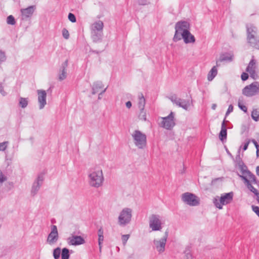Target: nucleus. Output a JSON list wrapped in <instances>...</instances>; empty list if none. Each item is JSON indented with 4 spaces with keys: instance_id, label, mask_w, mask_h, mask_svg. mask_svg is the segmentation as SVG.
<instances>
[{
    "instance_id": "nucleus-53",
    "label": "nucleus",
    "mask_w": 259,
    "mask_h": 259,
    "mask_svg": "<svg viewBox=\"0 0 259 259\" xmlns=\"http://www.w3.org/2000/svg\"><path fill=\"white\" fill-rule=\"evenodd\" d=\"M67 66H68V60H67L64 63H62L61 68L66 69Z\"/></svg>"
},
{
    "instance_id": "nucleus-24",
    "label": "nucleus",
    "mask_w": 259,
    "mask_h": 259,
    "mask_svg": "<svg viewBox=\"0 0 259 259\" xmlns=\"http://www.w3.org/2000/svg\"><path fill=\"white\" fill-rule=\"evenodd\" d=\"M256 61L254 59V56H252V59L250 61L246 69V71H250V70H255L256 68Z\"/></svg>"
},
{
    "instance_id": "nucleus-17",
    "label": "nucleus",
    "mask_w": 259,
    "mask_h": 259,
    "mask_svg": "<svg viewBox=\"0 0 259 259\" xmlns=\"http://www.w3.org/2000/svg\"><path fill=\"white\" fill-rule=\"evenodd\" d=\"M35 6H31L25 9H22L21 10V13L23 17V19H26L30 17L34 11Z\"/></svg>"
},
{
    "instance_id": "nucleus-42",
    "label": "nucleus",
    "mask_w": 259,
    "mask_h": 259,
    "mask_svg": "<svg viewBox=\"0 0 259 259\" xmlns=\"http://www.w3.org/2000/svg\"><path fill=\"white\" fill-rule=\"evenodd\" d=\"M8 144V142H4L3 143H0V151H5L7 147Z\"/></svg>"
},
{
    "instance_id": "nucleus-46",
    "label": "nucleus",
    "mask_w": 259,
    "mask_h": 259,
    "mask_svg": "<svg viewBox=\"0 0 259 259\" xmlns=\"http://www.w3.org/2000/svg\"><path fill=\"white\" fill-rule=\"evenodd\" d=\"M130 237V235L128 234H127V235H123L122 236V242H123V244L124 245H125L127 241V240Z\"/></svg>"
},
{
    "instance_id": "nucleus-60",
    "label": "nucleus",
    "mask_w": 259,
    "mask_h": 259,
    "mask_svg": "<svg viewBox=\"0 0 259 259\" xmlns=\"http://www.w3.org/2000/svg\"><path fill=\"white\" fill-rule=\"evenodd\" d=\"M250 142H252L255 146L258 144L257 142L254 139L250 140Z\"/></svg>"
},
{
    "instance_id": "nucleus-47",
    "label": "nucleus",
    "mask_w": 259,
    "mask_h": 259,
    "mask_svg": "<svg viewBox=\"0 0 259 259\" xmlns=\"http://www.w3.org/2000/svg\"><path fill=\"white\" fill-rule=\"evenodd\" d=\"M250 142V140L249 139H246L245 142L244 143V145L243 147V151H245L247 150L248 145Z\"/></svg>"
},
{
    "instance_id": "nucleus-31",
    "label": "nucleus",
    "mask_w": 259,
    "mask_h": 259,
    "mask_svg": "<svg viewBox=\"0 0 259 259\" xmlns=\"http://www.w3.org/2000/svg\"><path fill=\"white\" fill-rule=\"evenodd\" d=\"M61 249L60 247H57L53 251V256L55 259H59L60 256Z\"/></svg>"
},
{
    "instance_id": "nucleus-56",
    "label": "nucleus",
    "mask_w": 259,
    "mask_h": 259,
    "mask_svg": "<svg viewBox=\"0 0 259 259\" xmlns=\"http://www.w3.org/2000/svg\"><path fill=\"white\" fill-rule=\"evenodd\" d=\"M125 105L127 108L130 109L131 108L132 104L131 101H127V102H126Z\"/></svg>"
},
{
    "instance_id": "nucleus-3",
    "label": "nucleus",
    "mask_w": 259,
    "mask_h": 259,
    "mask_svg": "<svg viewBox=\"0 0 259 259\" xmlns=\"http://www.w3.org/2000/svg\"><path fill=\"white\" fill-rule=\"evenodd\" d=\"M233 196V192L223 194L220 197L217 196L214 198L213 203L216 207L222 209L223 205L229 204L232 201Z\"/></svg>"
},
{
    "instance_id": "nucleus-29",
    "label": "nucleus",
    "mask_w": 259,
    "mask_h": 259,
    "mask_svg": "<svg viewBox=\"0 0 259 259\" xmlns=\"http://www.w3.org/2000/svg\"><path fill=\"white\" fill-rule=\"evenodd\" d=\"M251 117L255 121L259 120V110L253 109L251 112Z\"/></svg>"
},
{
    "instance_id": "nucleus-15",
    "label": "nucleus",
    "mask_w": 259,
    "mask_h": 259,
    "mask_svg": "<svg viewBox=\"0 0 259 259\" xmlns=\"http://www.w3.org/2000/svg\"><path fill=\"white\" fill-rule=\"evenodd\" d=\"M68 243L72 245H78L84 243V239L80 236H72L67 239Z\"/></svg>"
},
{
    "instance_id": "nucleus-64",
    "label": "nucleus",
    "mask_w": 259,
    "mask_h": 259,
    "mask_svg": "<svg viewBox=\"0 0 259 259\" xmlns=\"http://www.w3.org/2000/svg\"><path fill=\"white\" fill-rule=\"evenodd\" d=\"M256 157H259V149H257V150H256Z\"/></svg>"
},
{
    "instance_id": "nucleus-18",
    "label": "nucleus",
    "mask_w": 259,
    "mask_h": 259,
    "mask_svg": "<svg viewBox=\"0 0 259 259\" xmlns=\"http://www.w3.org/2000/svg\"><path fill=\"white\" fill-rule=\"evenodd\" d=\"M247 40L250 47L259 50V36H250L249 38H247Z\"/></svg>"
},
{
    "instance_id": "nucleus-11",
    "label": "nucleus",
    "mask_w": 259,
    "mask_h": 259,
    "mask_svg": "<svg viewBox=\"0 0 259 259\" xmlns=\"http://www.w3.org/2000/svg\"><path fill=\"white\" fill-rule=\"evenodd\" d=\"M168 98L173 103L176 104L180 107H182L185 110H188L190 106V103L189 100L178 98L176 95H173Z\"/></svg>"
},
{
    "instance_id": "nucleus-22",
    "label": "nucleus",
    "mask_w": 259,
    "mask_h": 259,
    "mask_svg": "<svg viewBox=\"0 0 259 259\" xmlns=\"http://www.w3.org/2000/svg\"><path fill=\"white\" fill-rule=\"evenodd\" d=\"M104 86L101 81H96L95 82L92 86V94L95 95L100 92L101 90L103 88Z\"/></svg>"
},
{
    "instance_id": "nucleus-6",
    "label": "nucleus",
    "mask_w": 259,
    "mask_h": 259,
    "mask_svg": "<svg viewBox=\"0 0 259 259\" xmlns=\"http://www.w3.org/2000/svg\"><path fill=\"white\" fill-rule=\"evenodd\" d=\"M182 200L190 206H197L199 204V199L195 194L186 192L182 195Z\"/></svg>"
},
{
    "instance_id": "nucleus-43",
    "label": "nucleus",
    "mask_w": 259,
    "mask_h": 259,
    "mask_svg": "<svg viewBox=\"0 0 259 259\" xmlns=\"http://www.w3.org/2000/svg\"><path fill=\"white\" fill-rule=\"evenodd\" d=\"M7 178L6 176H5L3 172L0 170V184L3 183V182L7 181Z\"/></svg>"
},
{
    "instance_id": "nucleus-39",
    "label": "nucleus",
    "mask_w": 259,
    "mask_h": 259,
    "mask_svg": "<svg viewBox=\"0 0 259 259\" xmlns=\"http://www.w3.org/2000/svg\"><path fill=\"white\" fill-rule=\"evenodd\" d=\"M62 35L64 37V38L66 39L69 38V33L66 28H63V29L62 30Z\"/></svg>"
},
{
    "instance_id": "nucleus-2",
    "label": "nucleus",
    "mask_w": 259,
    "mask_h": 259,
    "mask_svg": "<svg viewBox=\"0 0 259 259\" xmlns=\"http://www.w3.org/2000/svg\"><path fill=\"white\" fill-rule=\"evenodd\" d=\"M175 33L173 37V41L177 42L180 40V36L182 34L185 36L188 33L190 30V24L189 22L186 21H180L176 23L175 25Z\"/></svg>"
},
{
    "instance_id": "nucleus-8",
    "label": "nucleus",
    "mask_w": 259,
    "mask_h": 259,
    "mask_svg": "<svg viewBox=\"0 0 259 259\" xmlns=\"http://www.w3.org/2000/svg\"><path fill=\"white\" fill-rule=\"evenodd\" d=\"M259 92V84L258 82H254L246 85L242 90V94L246 97H252Z\"/></svg>"
},
{
    "instance_id": "nucleus-44",
    "label": "nucleus",
    "mask_w": 259,
    "mask_h": 259,
    "mask_svg": "<svg viewBox=\"0 0 259 259\" xmlns=\"http://www.w3.org/2000/svg\"><path fill=\"white\" fill-rule=\"evenodd\" d=\"M238 107L241 110L243 111L245 113L247 112V108L246 107V106L241 104L240 101H239V102H238Z\"/></svg>"
},
{
    "instance_id": "nucleus-10",
    "label": "nucleus",
    "mask_w": 259,
    "mask_h": 259,
    "mask_svg": "<svg viewBox=\"0 0 259 259\" xmlns=\"http://www.w3.org/2000/svg\"><path fill=\"white\" fill-rule=\"evenodd\" d=\"M162 121L161 122V127L169 130L175 125L174 112H171L167 116L162 117Z\"/></svg>"
},
{
    "instance_id": "nucleus-57",
    "label": "nucleus",
    "mask_w": 259,
    "mask_h": 259,
    "mask_svg": "<svg viewBox=\"0 0 259 259\" xmlns=\"http://www.w3.org/2000/svg\"><path fill=\"white\" fill-rule=\"evenodd\" d=\"M239 153H240V150L238 151V154L236 156V160L239 161V163H240V162L241 161Z\"/></svg>"
},
{
    "instance_id": "nucleus-40",
    "label": "nucleus",
    "mask_w": 259,
    "mask_h": 259,
    "mask_svg": "<svg viewBox=\"0 0 259 259\" xmlns=\"http://www.w3.org/2000/svg\"><path fill=\"white\" fill-rule=\"evenodd\" d=\"M68 18L69 21L72 23H74L76 21V17L75 15L72 13H69Z\"/></svg>"
},
{
    "instance_id": "nucleus-63",
    "label": "nucleus",
    "mask_w": 259,
    "mask_h": 259,
    "mask_svg": "<svg viewBox=\"0 0 259 259\" xmlns=\"http://www.w3.org/2000/svg\"><path fill=\"white\" fill-rule=\"evenodd\" d=\"M92 52L94 53H96V54H99V53H100L101 52L100 51H96V50H93V51H92Z\"/></svg>"
},
{
    "instance_id": "nucleus-28",
    "label": "nucleus",
    "mask_w": 259,
    "mask_h": 259,
    "mask_svg": "<svg viewBox=\"0 0 259 259\" xmlns=\"http://www.w3.org/2000/svg\"><path fill=\"white\" fill-rule=\"evenodd\" d=\"M70 256L69 250L67 248H63L61 251V258L69 259Z\"/></svg>"
},
{
    "instance_id": "nucleus-19",
    "label": "nucleus",
    "mask_w": 259,
    "mask_h": 259,
    "mask_svg": "<svg viewBox=\"0 0 259 259\" xmlns=\"http://www.w3.org/2000/svg\"><path fill=\"white\" fill-rule=\"evenodd\" d=\"M219 139L222 142L227 139V130L225 124V119L223 120L221 124V130L219 133Z\"/></svg>"
},
{
    "instance_id": "nucleus-13",
    "label": "nucleus",
    "mask_w": 259,
    "mask_h": 259,
    "mask_svg": "<svg viewBox=\"0 0 259 259\" xmlns=\"http://www.w3.org/2000/svg\"><path fill=\"white\" fill-rule=\"evenodd\" d=\"M44 180V174L41 173L39 174L37 177L36 181L33 183L32 189L31 194L33 195H35L40 189V186L42 185L43 181Z\"/></svg>"
},
{
    "instance_id": "nucleus-34",
    "label": "nucleus",
    "mask_w": 259,
    "mask_h": 259,
    "mask_svg": "<svg viewBox=\"0 0 259 259\" xmlns=\"http://www.w3.org/2000/svg\"><path fill=\"white\" fill-rule=\"evenodd\" d=\"M184 253L185 255L184 257V259H193V256L191 253L190 248L189 247L186 249Z\"/></svg>"
},
{
    "instance_id": "nucleus-26",
    "label": "nucleus",
    "mask_w": 259,
    "mask_h": 259,
    "mask_svg": "<svg viewBox=\"0 0 259 259\" xmlns=\"http://www.w3.org/2000/svg\"><path fill=\"white\" fill-rule=\"evenodd\" d=\"M138 107L140 109H144L146 101L142 93L139 94Z\"/></svg>"
},
{
    "instance_id": "nucleus-33",
    "label": "nucleus",
    "mask_w": 259,
    "mask_h": 259,
    "mask_svg": "<svg viewBox=\"0 0 259 259\" xmlns=\"http://www.w3.org/2000/svg\"><path fill=\"white\" fill-rule=\"evenodd\" d=\"M247 174L250 181L253 184H255L257 182V180L254 174L249 170L247 171Z\"/></svg>"
},
{
    "instance_id": "nucleus-58",
    "label": "nucleus",
    "mask_w": 259,
    "mask_h": 259,
    "mask_svg": "<svg viewBox=\"0 0 259 259\" xmlns=\"http://www.w3.org/2000/svg\"><path fill=\"white\" fill-rule=\"evenodd\" d=\"M106 89H107V88L104 89V90H103L101 91V92L99 94L98 99H101V95H102L103 93H104L106 92Z\"/></svg>"
},
{
    "instance_id": "nucleus-61",
    "label": "nucleus",
    "mask_w": 259,
    "mask_h": 259,
    "mask_svg": "<svg viewBox=\"0 0 259 259\" xmlns=\"http://www.w3.org/2000/svg\"><path fill=\"white\" fill-rule=\"evenodd\" d=\"M256 175L259 177V166L256 167Z\"/></svg>"
},
{
    "instance_id": "nucleus-51",
    "label": "nucleus",
    "mask_w": 259,
    "mask_h": 259,
    "mask_svg": "<svg viewBox=\"0 0 259 259\" xmlns=\"http://www.w3.org/2000/svg\"><path fill=\"white\" fill-rule=\"evenodd\" d=\"M233 110V106L232 105H230L228 108V110L226 113V116L228 115L231 112H232Z\"/></svg>"
},
{
    "instance_id": "nucleus-54",
    "label": "nucleus",
    "mask_w": 259,
    "mask_h": 259,
    "mask_svg": "<svg viewBox=\"0 0 259 259\" xmlns=\"http://www.w3.org/2000/svg\"><path fill=\"white\" fill-rule=\"evenodd\" d=\"M104 231L102 227H101L98 231V235H103Z\"/></svg>"
},
{
    "instance_id": "nucleus-30",
    "label": "nucleus",
    "mask_w": 259,
    "mask_h": 259,
    "mask_svg": "<svg viewBox=\"0 0 259 259\" xmlns=\"http://www.w3.org/2000/svg\"><path fill=\"white\" fill-rule=\"evenodd\" d=\"M19 105L22 108H24L27 107L28 105V101L27 98L21 97L19 100Z\"/></svg>"
},
{
    "instance_id": "nucleus-49",
    "label": "nucleus",
    "mask_w": 259,
    "mask_h": 259,
    "mask_svg": "<svg viewBox=\"0 0 259 259\" xmlns=\"http://www.w3.org/2000/svg\"><path fill=\"white\" fill-rule=\"evenodd\" d=\"M252 210L258 215L259 217V207L257 206H252Z\"/></svg>"
},
{
    "instance_id": "nucleus-21",
    "label": "nucleus",
    "mask_w": 259,
    "mask_h": 259,
    "mask_svg": "<svg viewBox=\"0 0 259 259\" xmlns=\"http://www.w3.org/2000/svg\"><path fill=\"white\" fill-rule=\"evenodd\" d=\"M188 33L189 34H187L186 36H185L183 34H182V36H180V40L183 38L184 39V41L186 44L195 42V38L194 36L190 33V30L188 31Z\"/></svg>"
},
{
    "instance_id": "nucleus-12",
    "label": "nucleus",
    "mask_w": 259,
    "mask_h": 259,
    "mask_svg": "<svg viewBox=\"0 0 259 259\" xmlns=\"http://www.w3.org/2000/svg\"><path fill=\"white\" fill-rule=\"evenodd\" d=\"M59 239V234L57 227L56 225L51 226V231L49 234L47 241L51 245L56 243Z\"/></svg>"
},
{
    "instance_id": "nucleus-37",
    "label": "nucleus",
    "mask_w": 259,
    "mask_h": 259,
    "mask_svg": "<svg viewBox=\"0 0 259 259\" xmlns=\"http://www.w3.org/2000/svg\"><path fill=\"white\" fill-rule=\"evenodd\" d=\"M6 58L5 53L0 50V64L5 62L6 60Z\"/></svg>"
},
{
    "instance_id": "nucleus-55",
    "label": "nucleus",
    "mask_w": 259,
    "mask_h": 259,
    "mask_svg": "<svg viewBox=\"0 0 259 259\" xmlns=\"http://www.w3.org/2000/svg\"><path fill=\"white\" fill-rule=\"evenodd\" d=\"M240 177L244 181V182L247 184L249 183V181L244 176H240Z\"/></svg>"
},
{
    "instance_id": "nucleus-9",
    "label": "nucleus",
    "mask_w": 259,
    "mask_h": 259,
    "mask_svg": "<svg viewBox=\"0 0 259 259\" xmlns=\"http://www.w3.org/2000/svg\"><path fill=\"white\" fill-rule=\"evenodd\" d=\"M168 236V232L166 231L164 233V236L160 240L154 239L153 240L154 246L159 253L163 252L165 250V244Z\"/></svg>"
},
{
    "instance_id": "nucleus-20",
    "label": "nucleus",
    "mask_w": 259,
    "mask_h": 259,
    "mask_svg": "<svg viewBox=\"0 0 259 259\" xmlns=\"http://www.w3.org/2000/svg\"><path fill=\"white\" fill-rule=\"evenodd\" d=\"M103 35V31L91 30V38L94 42L101 41L102 39Z\"/></svg>"
},
{
    "instance_id": "nucleus-41",
    "label": "nucleus",
    "mask_w": 259,
    "mask_h": 259,
    "mask_svg": "<svg viewBox=\"0 0 259 259\" xmlns=\"http://www.w3.org/2000/svg\"><path fill=\"white\" fill-rule=\"evenodd\" d=\"M103 241H104V235L98 236V244H99V249H100V251L101 250V248H102L101 245H102Z\"/></svg>"
},
{
    "instance_id": "nucleus-16",
    "label": "nucleus",
    "mask_w": 259,
    "mask_h": 259,
    "mask_svg": "<svg viewBox=\"0 0 259 259\" xmlns=\"http://www.w3.org/2000/svg\"><path fill=\"white\" fill-rule=\"evenodd\" d=\"M246 31H247V38H249L250 36H257V29L253 24H246Z\"/></svg>"
},
{
    "instance_id": "nucleus-48",
    "label": "nucleus",
    "mask_w": 259,
    "mask_h": 259,
    "mask_svg": "<svg viewBox=\"0 0 259 259\" xmlns=\"http://www.w3.org/2000/svg\"><path fill=\"white\" fill-rule=\"evenodd\" d=\"M138 4L139 5L145 6L148 5L149 2L147 1V0H138Z\"/></svg>"
},
{
    "instance_id": "nucleus-62",
    "label": "nucleus",
    "mask_w": 259,
    "mask_h": 259,
    "mask_svg": "<svg viewBox=\"0 0 259 259\" xmlns=\"http://www.w3.org/2000/svg\"><path fill=\"white\" fill-rule=\"evenodd\" d=\"M217 104H213L211 106V109H213V110H215L217 108Z\"/></svg>"
},
{
    "instance_id": "nucleus-32",
    "label": "nucleus",
    "mask_w": 259,
    "mask_h": 259,
    "mask_svg": "<svg viewBox=\"0 0 259 259\" xmlns=\"http://www.w3.org/2000/svg\"><path fill=\"white\" fill-rule=\"evenodd\" d=\"M67 76V72L66 69H60V73L59 75V79L61 81L65 79Z\"/></svg>"
},
{
    "instance_id": "nucleus-36",
    "label": "nucleus",
    "mask_w": 259,
    "mask_h": 259,
    "mask_svg": "<svg viewBox=\"0 0 259 259\" xmlns=\"http://www.w3.org/2000/svg\"><path fill=\"white\" fill-rule=\"evenodd\" d=\"M140 112L139 115V117L140 119L143 120L144 121L146 120V112L144 111V109H140Z\"/></svg>"
},
{
    "instance_id": "nucleus-14",
    "label": "nucleus",
    "mask_w": 259,
    "mask_h": 259,
    "mask_svg": "<svg viewBox=\"0 0 259 259\" xmlns=\"http://www.w3.org/2000/svg\"><path fill=\"white\" fill-rule=\"evenodd\" d=\"M37 92L38 94L39 108L40 109H42L47 104V93L45 90H37Z\"/></svg>"
},
{
    "instance_id": "nucleus-25",
    "label": "nucleus",
    "mask_w": 259,
    "mask_h": 259,
    "mask_svg": "<svg viewBox=\"0 0 259 259\" xmlns=\"http://www.w3.org/2000/svg\"><path fill=\"white\" fill-rule=\"evenodd\" d=\"M218 70L217 66H213L207 75V79L209 81H211L215 76L217 75Z\"/></svg>"
},
{
    "instance_id": "nucleus-4",
    "label": "nucleus",
    "mask_w": 259,
    "mask_h": 259,
    "mask_svg": "<svg viewBox=\"0 0 259 259\" xmlns=\"http://www.w3.org/2000/svg\"><path fill=\"white\" fill-rule=\"evenodd\" d=\"M134 143L139 149H144L147 145L146 135L139 130H135L132 134Z\"/></svg>"
},
{
    "instance_id": "nucleus-23",
    "label": "nucleus",
    "mask_w": 259,
    "mask_h": 259,
    "mask_svg": "<svg viewBox=\"0 0 259 259\" xmlns=\"http://www.w3.org/2000/svg\"><path fill=\"white\" fill-rule=\"evenodd\" d=\"M104 27L103 22L100 20L95 22L92 26L91 30L103 31Z\"/></svg>"
},
{
    "instance_id": "nucleus-38",
    "label": "nucleus",
    "mask_w": 259,
    "mask_h": 259,
    "mask_svg": "<svg viewBox=\"0 0 259 259\" xmlns=\"http://www.w3.org/2000/svg\"><path fill=\"white\" fill-rule=\"evenodd\" d=\"M249 72L250 75V77L254 79H256L258 78V75L256 73L255 70H250V71H247Z\"/></svg>"
},
{
    "instance_id": "nucleus-59",
    "label": "nucleus",
    "mask_w": 259,
    "mask_h": 259,
    "mask_svg": "<svg viewBox=\"0 0 259 259\" xmlns=\"http://www.w3.org/2000/svg\"><path fill=\"white\" fill-rule=\"evenodd\" d=\"M254 194L256 196V197H257L256 200L258 201V202L259 203V192L258 191H257V193L255 192Z\"/></svg>"
},
{
    "instance_id": "nucleus-1",
    "label": "nucleus",
    "mask_w": 259,
    "mask_h": 259,
    "mask_svg": "<svg viewBox=\"0 0 259 259\" xmlns=\"http://www.w3.org/2000/svg\"><path fill=\"white\" fill-rule=\"evenodd\" d=\"M88 178L90 186L96 188L101 187L104 181L102 170L100 168L91 169L89 171Z\"/></svg>"
},
{
    "instance_id": "nucleus-35",
    "label": "nucleus",
    "mask_w": 259,
    "mask_h": 259,
    "mask_svg": "<svg viewBox=\"0 0 259 259\" xmlns=\"http://www.w3.org/2000/svg\"><path fill=\"white\" fill-rule=\"evenodd\" d=\"M7 22L8 24L12 25H15L16 24L15 18L12 15H10L7 17Z\"/></svg>"
},
{
    "instance_id": "nucleus-50",
    "label": "nucleus",
    "mask_w": 259,
    "mask_h": 259,
    "mask_svg": "<svg viewBox=\"0 0 259 259\" xmlns=\"http://www.w3.org/2000/svg\"><path fill=\"white\" fill-rule=\"evenodd\" d=\"M241 77L243 81L246 80L248 78V74L246 72H243L241 75Z\"/></svg>"
},
{
    "instance_id": "nucleus-5",
    "label": "nucleus",
    "mask_w": 259,
    "mask_h": 259,
    "mask_svg": "<svg viewBox=\"0 0 259 259\" xmlns=\"http://www.w3.org/2000/svg\"><path fill=\"white\" fill-rule=\"evenodd\" d=\"M132 217V209L130 208H123L118 218V223L120 226L124 227L130 223Z\"/></svg>"
},
{
    "instance_id": "nucleus-52",
    "label": "nucleus",
    "mask_w": 259,
    "mask_h": 259,
    "mask_svg": "<svg viewBox=\"0 0 259 259\" xmlns=\"http://www.w3.org/2000/svg\"><path fill=\"white\" fill-rule=\"evenodd\" d=\"M0 93L3 96H5L6 95V93L4 90L3 86L2 84L0 83Z\"/></svg>"
},
{
    "instance_id": "nucleus-45",
    "label": "nucleus",
    "mask_w": 259,
    "mask_h": 259,
    "mask_svg": "<svg viewBox=\"0 0 259 259\" xmlns=\"http://www.w3.org/2000/svg\"><path fill=\"white\" fill-rule=\"evenodd\" d=\"M247 188L252 193H255V192L257 193V190L250 183H249L248 184H247Z\"/></svg>"
},
{
    "instance_id": "nucleus-7",
    "label": "nucleus",
    "mask_w": 259,
    "mask_h": 259,
    "mask_svg": "<svg viewBox=\"0 0 259 259\" xmlns=\"http://www.w3.org/2000/svg\"><path fill=\"white\" fill-rule=\"evenodd\" d=\"M149 223L152 231H160L162 228L160 217L158 214H152L149 218Z\"/></svg>"
},
{
    "instance_id": "nucleus-27",
    "label": "nucleus",
    "mask_w": 259,
    "mask_h": 259,
    "mask_svg": "<svg viewBox=\"0 0 259 259\" xmlns=\"http://www.w3.org/2000/svg\"><path fill=\"white\" fill-rule=\"evenodd\" d=\"M232 60V57L228 54H224L220 56L218 61H217V66H218V62H223L225 61H231Z\"/></svg>"
}]
</instances>
